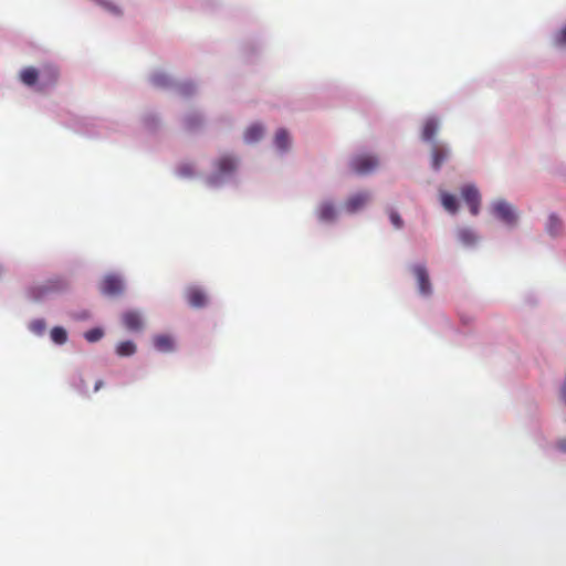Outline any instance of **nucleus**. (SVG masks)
Here are the masks:
<instances>
[{
    "mask_svg": "<svg viewBox=\"0 0 566 566\" xmlns=\"http://www.w3.org/2000/svg\"><path fill=\"white\" fill-rule=\"evenodd\" d=\"M553 44L557 48H566V25L554 35Z\"/></svg>",
    "mask_w": 566,
    "mask_h": 566,
    "instance_id": "26",
    "label": "nucleus"
},
{
    "mask_svg": "<svg viewBox=\"0 0 566 566\" xmlns=\"http://www.w3.org/2000/svg\"><path fill=\"white\" fill-rule=\"evenodd\" d=\"M99 291L107 296H119L125 291V282L120 275L109 273L102 279Z\"/></svg>",
    "mask_w": 566,
    "mask_h": 566,
    "instance_id": "1",
    "label": "nucleus"
},
{
    "mask_svg": "<svg viewBox=\"0 0 566 566\" xmlns=\"http://www.w3.org/2000/svg\"><path fill=\"white\" fill-rule=\"evenodd\" d=\"M136 353V345L132 340L120 342L116 346V354L122 357L133 356Z\"/></svg>",
    "mask_w": 566,
    "mask_h": 566,
    "instance_id": "18",
    "label": "nucleus"
},
{
    "mask_svg": "<svg viewBox=\"0 0 566 566\" xmlns=\"http://www.w3.org/2000/svg\"><path fill=\"white\" fill-rule=\"evenodd\" d=\"M56 289H57L56 282H49L46 284L35 285V286L31 287L29 293L33 300H40L41 297L46 295L49 292L56 290Z\"/></svg>",
    "mask_w": 566,
    "mask_h": 566,
    "instance_id": "15",
    "label": "nucleus"
},
{
    "mask_svg": "<svg viewBox=\"0 0 566 566\" xmlns=\"http://www.w3.org/2000/svg\"><path fill=\"white\" fill-rule=\"evenodd\" d=\"M40 73L34 67H25L20 73V80L23 84L32 86L39 80Z\"/></svg>",
    "mask_w": 566,
    "mask_h": 566,
    "instance_id": "16",
    "label": "nucleus"
},
{
    "mask_svg": "<svg viewBox=\"0 0 566 566\" xmlns=\"http://www.w3.org/2000/svg\"><path fill=\"white\" fill-rule=\"evenodd\" d=\"M449 151L443 146L433 145L431 150L432 167L438 170L441 165L448 159Z\"/></svg>",
    "mask_w": 566,
    "mask_h": 566,
    "instance_id": "11",
    "label": "nucleus"
},
{
    "mask_svg": "<svg viewBox=\"0 0 566 566\" xmlns=\"http://www.w3.org/2000/svg\"><path fill=\"white\" fill-rule=\"evenodd\" d=\"M461 198L469 207L470 212L475 216L479 213V207L481 202V196L478 188L473 185H464L461 188Z\"/></svg>",
    "mask_w": 566,
    "mask_h": 566,
    "instance_id": "2",
    "label": "nucleus"
},
{
    "mask_svg": "<svg viewBox=\"0 0 566 566\" xmlns=\"http://www.w3.org/2000/svg\"><path fill=\"white\" fill-rule=\"evenodd\" d=\"M263 135V127L260 125L250 126L244 133V139L247 143L258 142Z\"/></svg>",
    "mask_w": 566,
    "mask_h": 566,
    "instance_id": "19",
    "label": "nucleus"
},
{
    "mask_svg": "<svg viewBox=\"0 0 566 566\" xmlns=\"http://www.w3.org/2000/svg\"><path fill=\"white\" fill-rule=\"evenodd\" d=\"M41 84L39 91H43L48 86H52L57 82L59 72L54 66H45L41 71Z\"/></svg>",
    "mask_w": 566,
    "mask_h": 566,
    "instance_id": "10",
    "label": "nucleus"
},
{
    "mask_svg": "<svg viewBox=\"0 0 566 566\" xmlns=\"http://www.w3.org/2000/svg\"><path fill=\"white\" fill-rule=\"evenodd\" d=\"M547 230L552 235H556L562 230V221L555 216L552 214L548 219Z\"/></svg>",
    "mask_w": 566,
    "mask_h": 566,
    "instance_id": "24",
    "label": "nucleus"
},
{
    "mask_svg": "<svg viewBox=\"0 0 566 566\" xmlns=\"http://www.w3.org/2000/svg\"><path fill=\"white\" fill-rule=\"evenodd\" d=\"M51 338L54 343L62 345L67 340L66 331L60 326L53 327L51 331Z\"/></svg>",
    "mask_w": 566,
    "mask_h": 566,
    "instance_id": "21",
    "label": "nucleus"
},
{
    "mask_svg": "<svg viewBox=\"0 0 566 566\" xmlns=\"http://www.w3.org/2000/svg\"><path fill=\"white\" fill-rule=\"evenodd\" d=\"M124 326L130 332L143 329L144 323L140 314L136 311H127L122 315Z\"/></svg>",
    "mask_w": 566,
    "mask_h": 566,
    "instance_id": "8",
    "label": "nucleus"
},
{
    "mask_svg": "<svg viewBox=\"0 0 566 566\" xmlns=\"http://www.w3.org/2000/svg\"><path fill=\"white\" fill-rule=\"evenodd\" d=\"M389 218H390V221H391V223L394 224L395 228L400 229L402 227L403 221H402V219H401V217L399 216L398 212L390 211L389 212Z\"/></svg>",
    "mask_w": 566,
    "mask_h": 566,
    "instance_id": "29",
    "label": "nucleus"
},
{
    "mask_svg": "<svg viewBox=\"0 0 566 566\" xmlns=\"http://www.w3.org/2000/svg\"><path fill=\"white\" fill-rule=\"evenodd\" d=\"M558 448L562 450V451H565L566 452V440H562L558 442Z\"/></svg>",
    "mask_w": 566,
    "mask_h": 566,
    "instance_id": "32",
    "label": "nucleus"
},
{
    "mask_svg": "<svg viewBox=\"0 0 566 566\" xmlns=\"http://www.w3.org/2000/svg\"><path fill=\"white\" fill-rule=\"evenodd\" d=\"M237 159L231 156H222L217 161V168L221 175H229L237 169Z\"/></svg>",
    "mask_w": 566,
    "mask_h": 566,
    "instance_id": "13",
    "label": "nucleus"
},
{
    "mask_svg": "<svg viewBox=\"0 0 566 566\" xmlns=\"http://www.w3.org/2000/svg\"><path fill=\"white\" fill-rule=\"evenodd\" d=\"M438 126L439 125H438L437 119H434V118L427 119L424 122L423 128H422V139L427 140V142L431 140L438 130Z\"/></svg>",
    "mask_w": 566,
    "mask_h": 566,
    "instance_id": "17",
    "label": "nucleus"
},
{
    "mask_svg": "<svg viewBox=\"0 0 566 566\" xmlns=\"http://www.w3.org/2000/svg\"><path fill=\"white\" fill-rule=\"evenodd\" d=\"M153 343L156 349L163 353L172 352L175 348L174 339L169 335H156Z\"/></svg>",
    "mask_w": 566,
    "mask_h": 566,
    "instance_id": "12",
    "label": "nucleus"
},
{
    "mask_svg": "<svg viewBox=\"0 0 566 566\" xmlns=\"http://www.w3.org/2000/svg\"><path fill=\"white\" fill-rule=\"evenodd\" d=\"M151 83L157 87H166L169 84V77L165 73L158 72L151 76Z\"/></svg>",
    "mask_w": 566,
    "mask_h": 566,
    "instance_id": "25",
    "label": "nucleus"
},
{
    "mask_svg": "<svg viewBox=\"0 0 566 566\" xmlns=\"http://www.w3.org/2000/svg\"><path fill=\"white\" fill-rule=\"evenodd\" d=\"M317 216L323 222H333L337 216L335 205L331 201L322 202L317 209Z\"/></svg>",
    "mask_w": 566,
    "mask_h": 566,
    "instance_id": "9",
    "label": "nucleus"
},
{
    "mask_svg": "<svg viewBox=\"0 0 566 566\" xmlns=\"http://www.w3.org/2000/svg\"><path fill=\"white\" fill-rule=\"evenodd\" d=\"M179 91L182 95H190L195 91V87L192 84H184L180 86Z\"/></svg>",
    "mask_w": 566,
    "mask_h": 566,
    "instance_id": "30",
    "label": "nucleus"
},
{
    "mask_svg": "<svg viewBox=\"0 0 566 566\" xmlns=\"http://www.w3.org/2000/svg\"><path fill=\"white\" fill-rule=\"evenodd\" d=\"M185 295H186L187 302L192 307L201 308L208 304V296L201 287L189 286L186 290Z\"/></svg>",
    "mask_w": 566,
    "mask_h": 566,
    "instance_id": "5",
    "label": "nucleus"
},
{
    "mask_svg": "<svg viewBox=\"0 0 566 566\" xmlns=\"http://www.w3.org/2000/svg\"><path fill=\"white\" fill-rule=\"evenodd\" d=\"M201 123L202 119L198 114L188 115L184 119L185 127L188 130L197 129L201 125Z\"/></svg>",
    "mask_w": 566,
    "mask_h": 566,
    "instance_id": "22",
    "label": "nucleus"
},
{
    "mask_svg": "<svg viewBox=\"0 0 566 566\" xmlns=\"http://www.w3.org/2000/svg\"><path fill=\"white\" fill-rule=\"evenodd\" d=\"M104 333L101 328H92L85 332L84 337L87 342L94 343L99 340L103 337Z\"/></svg>",
    "mask_w": 566,
    "mask_h": 566,
    "instance_id": "27",
    "label": "nucleus"
},
{
    "mask_svg": "<svg viewBox=\"0 0 566 566\" xmlns=\"http://www.w3.org/2000/svg\"><path fill=\"white\" fill-rule=\"evenodd\" d=\"M378 166V159L370 155H359L352 159V169L359 174L366 175L371 172Z\"/></svg>",
    "mask_w": 566,
    "mask_h": 566,
    "instance_id": "3",
    "label": "nucleus"
},
{
    "mask_svg": "<svg viewBox=\"0 0 566 566\" xmlns=\"http://www.w3.org/2000/svg\"><path fill=\"white\" fill-rule=\"evenodd\" d=\"M562 399L565 401L566 403V379L563 384V387H562Z\"/></svg>",
    "mask_w": 566,
    "mask_h": 566,
    "instance_id": "31",
    "label": "nucleus"
},
{
    "mask_svg": "<svg viewBox=\"0 0 566 566\" xmlns=\"http://www.w3.org/2000/svg\"><path fill=\"white\" fill-rule=\"evenodd\" d=\"M440 200L442 207L451 214H454L459 210V203L454 195L447 191H440Z\"/></svg>",
    "mask_w": 566,
    "mask_h": 566,
    "instance_id": "14",
    "label": "nucleus"
},
{
    "mask_svg": "<svg viewBox=\"0 0 566 566\" xmlns=\"http://www.w3.org/2000/svg\"><path fill=\"white\" fill-rule=\"evenodd\" d=\"M30 328L33 333L40 335L45 331L46 324L43 319H35L31 323Z\"/></svg>",
    "mask_w": 566,
    "mask_h": 566,
    "instance_id": "28",
    "label": "nucleus"
},
{
    "mask_svg": "<svg viewBox=\"0 0 566 566\" xmlns=\"http://www.w3.org/2000/svg\"><path fill=\"white\" fill-rule=\"evenodd\" d=\"M458 237H459V240L464 245H471V244L475 243V241H476L475 234L471 230H468V229L460 230Z\"/></svg>",
    "mask_w": 566,
    "mask_h": 566,
    "instance_id": "23",
    "label": "nucleus"
},
{
    "mask_svg": "<svg viewBox=\"0 0 566 566\" xmlns=\"http://www.w3.org/2000/svg\"><path fill=\"white\" fill-rule=\"evenodd\" d=\"M370 200V193L367 191L358 192L350 196L344 203V208L348 213H355L363 209Z\"/></svg>",
    "mask_w": 566,
    "mask_h": 566,
    "instance_id": "6",
    "label": "nucleus"
},
{
    "mask_svg": "<svg viewBox=\"0 0 566 566\" xmlns=\"http://www.w3.org/2000/svg\"><path fill=\"white\" fill-rule=\"evenodd\" d=\"M275 145L280 150H286L290 145V137L285 129H279L275 134Z\"/></svg>",
    "mask_w": 566,
    "mask_h": 566,
    "instance_id": "20",
    "label": "nucleus"
},
{
    "mask_svg": "<svg viewBox=\"0 0 566 566\" xmlns=\"http://www.w3.org/2000/svg\"><path fill=\"white\" fill-rule=\"evenodd\" d=\"M497 219L501 220L506 227L512 228L518 221V213L516 209L504 200L497 201Z\"/></svg>",
    "mask_w": 566,
    "mask_h": 566,
    "instance_id": "4",
    "label": "nucleus"
},
{
    "mask_svg": "<svg viewBox=\"0 0 566 566\" xmlns=\"http://www.w3.org/2000/svg\"><path fill=\"white\" fill-rule=\"evenodd\" d=\"M102 386H103V381L102 380L96 381L95 388H94L95 391L99 390V388H102Z\"/></svg>",
    "mask_w": 566,
    "mask_h": 566,
    "instance_id": "33",
    "label": "nucleus"
},
{
    "mask_svg": "<svg viewBox=\"0 0 566 566\" xmlns=\"http://www.w3.org/2000/svg\"><path fill=\"white\" fill-rule=\"evenodd\" d=\"M413 274L418 282L419 292L422 295H430L431 294V283L429 280L427 269L423 265H416L413 268Z\"/></svg>",
    "mask_w": 566,
    "mask_h": 566,
    "instance_id": "7",
    "label": "nucleus"
}]
</instances>
